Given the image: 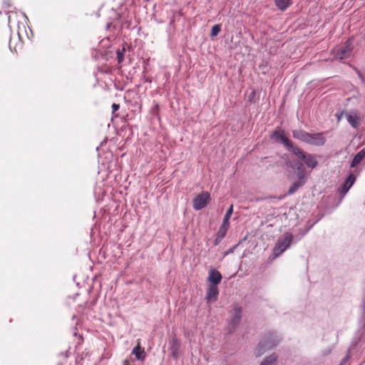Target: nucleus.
I'll list each match as a JSON object with an SVG mask.
<instances>
[{"label": "nucleus", "instance_id": "7ed1b4c3", "mask_svg": "<svg viewBox=\"0 0 365 365\" xmlns=\"http://www.w3.org/2000/svg\"><path fill=\"white\" fill-rule=\"evenodd\" d=\"M269 138L274 142L282 144L287 150L292 153L294 150L295 148H297V146L294 145V143L286 136L284 130L281 127H277L274 130L270 133Z\"/></svg>", "mask_w": 365, "mask_h": 365}, {"label": "nucleus", "instance_id": "1a4fd4ad", "mask_svg": "<svg viewBox=\"0 0 365 365\" xmlns=\"http://www.w3.org/2000/svg\"><path fill=\"white\" fill-rule=\"evenodd\" d=\"M169 346L173 358L175 360L178 359L181 355V344L176 334L172 336V338L169 341Z\"/></svg>", "mask_w": 365, "mask_h": 365}, {"label": "nucleus", "instance_id": "ddd939ff", "mask_svg": "<svg viewBox=\"0 0 365 365\" xmlns=\"http://www.w3.org/2000/svg\"><path fill=\"white\" fill-rule=\"evenodd\" d=\"M222 278V276L218 270L215 269H210L207 278V280L210 282L209 285L217 286V284L221 282Z\"/></svg>", "mask_w": 365, "mask_h": 365}, {"label": "nucleus", "instance_id": "2eb2a0df", "mask_svg": "<svg viewBox=\"0 0 365 365\" xmlns=\"http://www.w3.org/2000/svg\"><path fill=\"white\" fill-rule=\"evenodd\" d=\"M292 168L297 172V177L299 180L307 179L305 175V168L304 164L301 161H297Z\"/></svg>", "mask_w": 365, "mask_h": 365}, {"label": "nucleus", "instance_id": "aec40b11", "mask_svg": "<svg viewBox=\"0 0 365 365\" xmlns=\"http://www.w3.org/2000/svg\"><path fill=\"white\" fill-rule=\"evenodd\" d=\"M365 158V148L361 149L359 152H358L353 158L352 161L351 162V168H354L357 165H359L361 161Z\"/></svg>", "mask_w": 365, "mask_h": 365}, {"label": "nucleus", "instance_id": "5701e85b", "mask_svg": "<svg viewBox=\"0 0 365 365\" xmlns=\"http://www.w3.org/2000/svg\"><path fill=\"white\" fill-rule=\"evenodd\" d=\"M73 336L77 339L76 348H77L79 346H81L82 344L83 343L84 339H83V336L82 334H78L77 332V328L76 327L74 328Z\"/></svg>", "mask_w": 365, "mask_h": 365}, {"label": "nucleus", "instance_id": "f03ea898", "mask_svg": "<svg viewBox=\"0 0 365 365\" xmlns=\"http://www.w3.org/2000/svg\"><path fill=\"white\" fill-rule=\"evenodd\" d=\"M279 342V339L274 331L267 333L264 339L258 344L255 349L257 357L262 356L267 350L272 349L277 346Z\"/></svg>", "mask_w": 365, "mask_h": 365}, {"label": "nucleus", "instance_id": "f8f14e48", "mask_svg": "<svg viewBox=\"0 0 365 365\" xmlns=\"http://www.w3.org/2000/svg\"><path fill=\"white\" fill-rule=\"evenodd\" d=\"M219 289L217 286L209 285L207 289L205 301L207 304L215 302L217 300Z\"/></svg>", "mask_w": 365, "mask_h": 365}, {"label": "nucleus", "instance_id": "412c9836", "mask_svg": "<svg viewBox=\"0 0 365 365\" xmlns=\"http://www.w3.org/2000/svg\"><path fill=\"white\" fill-rule=\"evenodd\" d=\"M276 6L281 11L286 10L291 4V0H274Z\"/></svg>", "mask_w": 365, "mask_h": 365}, {"label": "nucleus", "instance_id": "f3484780", "mask_svg": "<svg viewBox=\"0 0 365 365\" xmlns=\"http://www.w3.org/2000/svg\"><path fill=\"white\" fill-rule=\"evenodd\" d=\"M132 354L135 356V358L139 361H144L146 357V353L145 350L139 345L138 344L135 346L133 351Z\"/></svg>", "mask_w": 365, "mask_h": 365}, {"label": "nucleus", "instance_id": "6e6552de", "mask_svg": "<svg viewBox=\"0 0 365 365\" xmlns=\"http://www.w3.org/2000/svg\"><path fill=\"white\" fill-rule=\"evenodd\" d=\"M233 313H232L231 318L229 322V333H232L236 327L239 325L242 318V308L237 304L233 305Z\"/></svg>", "mask_w": 365, "mask_h": 365}, {"label": "nucleus", "instance_id": "c85d7f7f", "mask_svg": "<svg viewBox=\"0 0 365 365\" xmlns=\"http://www.w3.org/2000/svg\"><path fill=\"white\" fill-rule=\"evenodd\" d=\"M111 107H112V112L115 113L120 108V105L114 103H113Z\"/></svg>", "mask_w": 365, "mask_h": 365}, {"label": "nucleus", "instance_id": "423d86ee", "mask_svg": "<svg viewBox=\"0 0 365 365\" xmlns=\"http://www.w3.org/2000/svg\"><path fill=\"white\" fill-rule=\"evenodd\" d=\"M352 43V39L349 38L346 41L344 46H336L332 50V54L335 59L342 60L348 58L352 51L351 45Z\"/></svg>", "mask_w": 365, "mask_h": 365}, {"label": "nucleus", "instance_id": "9d476101", "mask_svg": "<svg viewBox=\"0 0 365 365\" xmlns=\"http://www.w3.org/2000/svg\"><path fill=\"white\" fill-rule=\"evenodd\" d=\"M356 180V177L354 175L351 173L344 181V182L338 188L337 191L341 195V197L343 198L344 195L347 193L351 187L354 185Z\"/></svg>", "mask_w": 365, "mask_h": 365}, {"label": "nucleus", "instance_id": "a211bd4d", "mask_svg": "<svg viewBox=\"0 0 365 365\" xmlns=\"http://www.w3.org/2000/svg\"><path fill=\"white\" fill-rule=\"evenodd\" d=\"M306 180L307 179H304V180H299L298 179L297 181H295L294 182H293V184L289 187V188L287 191V195H291L294 194L301 187H302L305 184Z\"/></svg>", "mask_w": 365, "mask_h": 365}, {"label": "nucleus", "instance_id": "f704fd0d", "mask_svg": "<svg viewBox=\"0 0 365 365\" xmlns=\"http://www.w3.org/2000/svg\"><path fill=\"white\" fill-rule=\"evenodd\" d=\"M272 158V156H270V157H265L264 159L266 160V159H269V158Z\"/></svg>", "mask_w": 365, "mask_h": 365}, {"label": "nucleus", "instance_id": "9b49d317", "mask_svg": "<svg viewBox=\"0 0 365 365\" xmlns=\"http://www.w3.org/2000/svg\"><path fill=\"white\" fill-rule=\"evenodd\" d=\"M9 46L11 51H14L16 53L23 49L24 42L21 39V36L19 31L18 32L17 38L14 39L11 36H9Z\"/></svg>", "mask_w": 365, "mask_h": 365}, {"label": "nucleus", "instance_id": "6ab92c4d", "mask_svg": "<svg viewBox=\"0 0 365 365\" xmlns=\"http://www.w3.org/2000/svg\"><path fill=\"white\" fill-rule=\"evenodd\" d=\"M228 230L223 228L220 226L218 231L216 233L215 238L214 240V245H218L222 240L225 237Z\"/></svg>", "mask_w": 365, "mask_h": 365}, {"label": "nucleus", "instance_id": "7c9ffc66", "mask_svg": "<svg viewBox=\"0 0 365 365\" xmlns=\"http://www.w3.org/2000/svg\"><path fill=\"white\" fill-rule=\"evenodd\" d=\"M123 365H130V362L128 359H125L123 362Z\"/></svg>", "mask_w": 365, "mask_h": 365}, {"label": "nucleus", "instance_id": "393cba45", "mask_svg": "<svg viewBox=\"0 0 365 365\" xmlns=\"http://www.w3.org/2000/svg\"><path fill=\"white\" fill-rule=\"evenodd\" d=\"M256 102V91L252 90L247 96V103H255Z\"/></svg>", "mask_w": 365, "mask_h": 365}, {"label": "nucleus", "instance_id": "bb28decb", "mask_svg": "<svg viewBox=\"0 0 365 365\" xmlns=\"http://www.w3.org/2000/svg\"><path fill=\"white\" fill-rule=\"evenodd\" d=\"M230 225V220L229 219L223 218V220H222V222L220 227H222L223 228H225L227 230H229Z\"/></svg>", "mask_w": 365, "mask_h": 365}, {"label": "nucleus", "instance_id": "0eeeda50", "mask_svg": "<svg viewBox=\"0 0 365 365\" xmlns=\"http://www.w3.org/2000/svg\"><path fill=\"white\" fill-rule=\"evenodd\" d=\"M210 194L203 191L197 195L192 200V206L195 210H200L205 207L210 202Z\"/></svg>", "mask_w": 365, "mask_h": 365}, {"label": "nucleus", "instance_id": "b1692460", "mask_svg": "<svg viewBox=\"0 0 365 365\" xmlns=\"http://www.w3.org/2000/svg\"><path fill=\"white\" fill-rule=\"evenodd\" d=\"M221 31V25L220 24H215L212 27L211 31H210V36L215 37Z\"/></svg>", "mask_w": 365, "mask_h": 365}, {"label": "nucleus", "instance_id": "cd10ccee", "mask_svg": "<svg viewBox=\"0 0 365 365\" xmlns=\"http://www.w3.org/2000/svg\"><path fill=\"white\" fill-rule=\"evenodd\" d=\"M160 108V106L158 103H155L153 108H152L151 111L153 114L158 115V110Z\"/></svg>", "mask_w": 365, "mask_h": 365}, {"label": "nucleus", "instance_id": "c756f323", "mask_svg": "<svg viewBox=\"0 0 365 365\" xmlns=\"http://www.w3.org/2000/svg\"><path fill=\"white\" fill-rule=\"evenodd\" d=\"M236 246H234L233 247H231L228 251H227L225 254V255H228L230 253H232L233 252V250H235Z\"/></svg>", "mask_w": 365, "mask_h": 365}, {"label": "nucleus", "instance_id": "f257e3e1", "mask_svg": "<svg viewBox=\"0 0 365 365\" xmlns=\"http://www.w3.org/2000/svg\"><path fill=\"white\" fill-rule=\"evenodd\" d=\"M292 137L302 143L314 146H324L327 142L324 133H309L302 129L292 130Z\"/></svg>", "mask_w": 365, "mask_h": 365}, {"label": "nucleus", "instance_id": "473e14b6", "mask_svg": "<svg viewBox=\"0 0 365 365\" xmlns=\"http://www.w3.org/2000/svg\"><path fill=\"white\" fill-rule=\"evenodd\" d=\"M144 79H145V81H146V82H151V81L149 80L148 78H145V76H144Z\"/></svg>", "mask_w": 365, "mask_h": 365}, {"label": "nucleus", "instance_id": "4468645a", "mask_svg": "<svg viewBox=\"0 0 365 365\" xmlns=\"http://www.w3.org/2000/svg\"><path fill=\"white\" fill-rule=\"evenodd\" d=\"M128 50H132V46L126 43L122 44L121 48L116 51L117 60L119 64L122 63L125 59V53Z\"/></svg>", "mask_w": 365, "mask_h": 365}, {"label": "nucleus", "instance_id": "20e7f679", "mask_svg": "<svg viewBox=\"0 0 365 365\" xmlns=\"http://www.w3.org/2000/svg\"><path fill=\"white\" fill-rule=\"evenodd\" d=\"M293 235L290 232H286L284 237L278 240L273 248L272 254L274 257H279L292 244Z\"/></svg>", "mask_w": 365, "mask_h": 365}, {"label": "nucleus", "instance_id": "72a5a7b5", "mask_svg": "<svg viewBox=\"0 0 365 365\" xmlns=\"http://www.w3.org/2000/svg\"><path fill=\"white\" fill-rule=\"evenodd\" d=\"M65 356H66V357L68 356V351L66 352Z\"/></svg>", "mask_w": 365, "mask_h": 365}, {"label": "nucleus", "instance_id": "dca6fc26", "mask_svg": "<svg viewBox=\"0 0 365 365\" xmlns=\"http://www.w3.org/2000/svg\"><path fill=\"white\" fill-rule=\"evenodd\" d=\"M346 119L349 123L354 128H358L359 123V117L357 115L356 112L354 113H349L346 115Z\"/></svg>", "mask_w": 365, "mask_h": 365}, {"label": "nucleus", "instance_id": "4be33fe9", "mask_svg": "<svg viewBox=\"0 0 365 365\" xmlns=\"http://www.w3.org/2000/svg\"><path fill=\"white\" fill-rule=\"evenodd\" d=\"M277 355L272 354L263 361L260 365H275L277 360Z\"/></svg>", "mask_w": 365, "mask_h": 365}, {"label": "nucleus", "instance_id": "39448f33", "mask_svg": "<svg viewBox=\"0 0 365 365\" xmlns=\"http://www.w3.org/2000/svg\"><path fill=\"white\" fill-rule=\"evenodd\" d=\"M292 153L302 160L308 168L314 169L318 165V161L314 155L304 152L298 146L295 148Z\"/></svg>", "mask_w": 365, "mask_h": 365}, {"label": "nucleus", "instance_id": "2f4dec72", "mask_svg": "<svg viewBox=\"0 0 365 365\" xmlns=\"http://www.w3.org/2000/svg\"><path fill=\"white\" fill-rule=\"evenodd\" d=\"M110 26H111V24H110H110H107V25H106V30L109 29H110Z\"/></svg>", "mask_w": 365, "mask_h": 365}, {"label": "nucleus", "instance_id": "a878e982", "mask_svg": "<svg viewBox=\"0 0 365 365\" xmlns=\"http://www.w3.org/2000/svg\"><path fill=\"white\" fill-rule=\"evenodd\" d=\"M232 212H233V205H231L230 206V207L227 209V210L224 216V218L230 220Z\"/></svg>", "mask_w": 365, "mask_h": 365}]
</instances>
